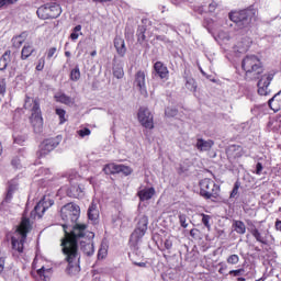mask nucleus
I'll use <instances>...</instances> for the list:
<instances>
[{
	"label": "nucleus",
	"mask_w": 281,
	"mask_h": 281,
	"mask_svg": "<svg viewBox=\"0 0 281 281\" xmlns=\"http://www.w3.org/2000/svg\"><path fill=\"white\" fill-rule=\"evenodd\" d=\"M94 234L87 231L86 224H75L71 234L66 232V237L61 239V251L65 256L68 267L66 269L69 276L80 273V255L78 254V240H80L81 251L86 256H93L95 249L93 248Z\"/></svg>",
	"instance_id": "nucleus-1"
},
{
	"label": "nucleus",
	"mask_w": 281,
	"mask_h": 281,
	"mask_svg": "<svg viewBox=\"0 0 281 281\" xmlns=\"http://www.w3.org/2000/svg\"><path fill=\"white\" fill-rule=\"evenodd\" d=\"M254 16V11L251 10H241L231 12L229 19L233 22L229 31L220 30L213 33L215 41L224 47V49H229L234 47L235 52L238 54H245L251 47V40L249 37H244L238 44H235L238 41L240 34H245L247 27L251 25V19Z\"/></svg>",
	"instance_id": "nucleus-2"
},
{
	"label": "nucleus",
	"mask_w": 281,
	"mask_h": 281,
	"mask_svg": "<svg viewBox=\"0 0 281 281\" xmlns=\"http://www.w3.org/2000/svg\"><path fill=\"white\" fill-rule=\"evenodd\" d=\"M60 217L65 224H63V229L65 232V238H67V233L71 234L75 223L80 218V206L78 204L68 203L64 205L60 210ZM71 227V229H69Z\"/></svg>",
	"instance_id": "nucleus-3"
},
{
	"label": "nucleus",
	"mask_w": 281,
	"mask_h": 281,
	"mask_svg": "<svg viewBox=\"0 0 281 281\" xmlns=\"http://www.w3.org/2000/svg\"><path fill=\"white\" fill-rule=\"evenodd\" d=\"M32 229L30 218L23 216L21 224L16 227L14 235L11 238L12 249L18 254H23V245L27 239V233Z\"/></svg>",
	"instance_id": "nucleus-4"
},
{
	"label": "nucleus",
	"mask_w": 281,
	"mask_h": 281,
	"mask_svg": "<svg viewBox=\"0 0 281 281\" xmlns=\"http://www.w3.org/2000/svg\"><path fill=\"white\" fill-rule=\"evenodd\" d=\"M24 109L31 111V124L34 133H43V115L41 114V103L38 100L26 97Z\"/></svg>",
	"instance_id": "nucleus-5"
},
{
	"label": "nucleus",
	"mask_w": 281,
	"mask_h": 281,
	"mask_svg": "<svg viewBox=\"0 0 281 281\" xmlns=\"http://www.w3.org/2000/svg\"><path fill=\"white\" fill-rule=\"evenodd\" d=\"M241 68L246 71V76L250 78V80L260 78L259 76L262 74V63L256 55H247L243 59Z\"/></svg>",
	"instance_id": "nucleus-6"
},
{
	"label": "nucleus",
	"mask_w": 281,
	"mask_h": 281,
	"mask_svg": "<svg viewBox=\"0 0 281 281\" xmlns=\"http://www.w3.org/2000/svg\"><path fill=\"white\" fill-rule=\"evenodd\" d=\"M221 192V187L214 180L206 178L200 181V194L203 199H216Z\"/></svg>",
	"instance_id": "nucleus-7"
},
{
	"label": "nucleus",
	"mask_w": 281,
	"mask_h": 281,
	"mask_svg": "<svg viewBox=\"0 0 281 281\" xmlns=\"http://www.w3.org/2000/svg\"><path fill=\"white\" fill-rule=\"evenodd\" d=\"M36 13L38 19L45 21L47 19H58V16L63 14V9L60 8V4L53 2L40 7Z\"/></svg>",
	"instance_id": "nucleus-8"
},
{
	"label": "nucleus",
	"mask_w": 281,
	"mask_h": 281,
	"mask_svg": "<svg viewBox=\"0 0 281 281\" xmlns=\"http://www.w3.org/2000/svg\"><path fill=\"white\" fill-rule=\"evenodd\" d=\"M146 232H148V216L140 215L136 228L131 235V240H134V243H139V240L146 236Z\"/></svg>",
	"instance_id": "nucleus-9"
},
{
	"label": "nucleus",
	"mask_w": 281,
	"mask_h": 281,
	"mask_svg": "<svg viewBox=\"0 0 281 281\" xmlns=\"http://www.w3.org/2000/svg\"><path fill=\"white\" fill-rule=\"evenodd\" d=\"M63 142V136H56L54 138H47L40 145L38 156L45 157L54 150V148H57V146Z\"/></svg>",
	"instance_id": "nucleus-10"
},
{
	"label": "nucleus",
	"mask_w": 281,
	"mask_h": 281,
	"mask_svg": "<svg viewBox=\"0 0 281 281\" xmlns=\"http://www.w3.org/2000/svg\"><path fill=\"white\" fill-rule=\"evenodd\" d=\"M134 87L139 91L143 98H148V89L146 88V72L138 70L135 74Z\"/></svg>",
	"instance_id": "nucleus-11"
},
{
	"label": "nucleus",
	"mask_w": 281,
	"mask_h": 281,
	"mask_svg": "<svg viewBox=\"0 0 281 281\" xmlns=\"http://www.w3.org/2000/svg\"><path fill=\"white\" fill-rule=\"evenodd\" d=\"M103 172H105V175H117L122 172L125 177H128V175L133 172V169L124 165L109 164L103 168Z\"/></svg>",
	"instance_id": "nucleus-12"
},
{
	"label": "nucleus",
	"mask_w": 281,
	"mask_h": 281,
	"mask_svg": "<svg viewBox=\"0 0 281 281\" xmlns=\"http://www.w3.org/2000/svg\"><path fill=\"white\" fill-rule=\"evenodd\" d=\"M138 121L145 128H155V125L153 123V114L147 108H139Z\"/></svg>",
	"instance_id": "nucleus-13"
},
{
	"label": "nucleus",
	"mask_w": 281,
	"mask_h": 281,
	"mask_svg": "<svg viewBox=\"0 0 281 281\" xmlns=\"http://www.w3.org/2000/svg\"><path fill=\"white\" fill-rule=\"evenodd\" d=\"M271 80H273V74H266L261 76L257 83L259 95H269V86L271 85Z\"/></svg>",
	"instance_id": "nucleus-14"
},
{
	"label": "nucleus",
	"mask_w": 281,
	"mask_h": 281,
	"mask_svg": "<svg viewBox=\"0 0 281 281\" xmlns=\"http://www.w3.org/2000/svg\"><path fill=\"white\" fill-rule=\"evenodd\" d=\"M154 70L161 80H168L170 71H168V67L164 65V63L156 61L154 65Z\"/></svg>",
	"instance_id": "nucleus-15"
},
{
	"label": "nucleus",
	"mask_w": 281,
	"mask_h": 281,
	"mask_svg": "<svg viewBox=\"0 0 281 281\" xmlns=\"http://www.w3.org/2000/svg\"><path fill=\"white\" fill-rule=\"evenodd\" d=\"M212 146H214V140L212 139H203V138H198L195 143V148L200 153H207V150H212Z\"/></svg>",
	"instance_id": "nucleus-16"
},
{
	"label": "nucleus",
	"mask_w": 281,
	"mask_h": 281,
	"mask_svg": "<svg viewBox=\"0 0 281 281\" xmlns=\"http://www.w3.org/2000/svg\"><path fill=\"white\" fill-rule=\"evenodd\" d=\"M114 47H115L119 56H121V57L126 56V43L124 42V38L116 36L114 38Z\"/></svg>",
	"instance_id": "nucleus-17"
},
{
	"label": "nucleus",
	"mask_w": 281,
	"mask_h": 281,
	"mask_svg": "<svg viewBox=\"0 0 281 281\" xmlns=\"http://www.w3.org/2000/svg\"><path fill=\"white\" fill-rule=\"evenodd\" d=\"M268 104L270 109L274 112L280 111L281 109V90L274 94L269 101Z\"/></svg>",
	"instance_id": "nucleus-18"
},
{
	"label": "nucleus",
	"mask_w": 281,
	"mask_h": 281,
	"mask_svg": "<svg viewBox=\"0 0 281 281\" xmlns=\"http://www.w3.org/2000/svg\"><path fill=\"white\" fill-rule=\"evenodd\" d=\"M243 147L239 145H231L227 149L228 157H233L234 159L243 157Z\"/></svg>",
	"instance_id": "nucleus-19"
},
{
	"label": "nucleus",
	"mask_w": 281,
	"mask_h": 281,
	"mask_svg": "<svg viewBox=\"0 0 281 281\" xmlns=\"http://www.w3.org/2000/svg\"><path fill=\"white\" fill-rule=\"evenodd\" d=\"M55 100L57 102H60L61 104H67L68 106H74V104H75V100L71 97H69L63 92L56 93Z\"/></svg>",
	"instance_id": "nucleus-20"
},
{
	"label": "nucleus",
	"mask_w": 281,
	"mask_h": 281,
	"mask_svg": "<svg viewBox=\"0 0 281 281\" xmlns=\"http://www.w3.org/2000/svg\"><path fill=\"white\" fill-rule=\"evenodd\" d=\"M137 195L140 201H150V199L155 196V188L143 189L138 191Z\"/></svg>",
	"instance_id": "nucleus-21"
},
{
	"label": "nucleus",
	"mask_w": 281,
	"mask_h": 281,
	"mask_svg": "<svg viewBox=\"0 0 281 281\" xmlns=\"http://www.w3.org/2000/svg\"><path fill=\"white\" fill-rule=\"evenodd\" d=\"M36 49L34 48V45L26 43L24 44L22 52H21V59L22 60H27L32 54H34Z\"/></svg>",
	"instance_id": "nucleus-22"
},
{
	"label": "nucleus",
	"mask_w": 281,
	"mask_h": 281,
	"mask_svg": "<svg viewBox=\"0 0 281 281\" xmlns=\"http://www.w3.org/2000/svg\"><path fill=\"white\" fill-rule=\"evenodd\" d=\"M249 232L251 236H254V238L257 240V243H261V245H267V236H265L263 233L258 231V228L251 227L249 228Z\"/></svg>",
	"instance_id": "nucleus-23"
},
{
	"label": "nucleus",
	"mask_w": 281,
	"mask_h": 281,
	"mask_svg": "<svg viewBox=\"0 0 281 281\" xmlns=\"http://www.w3.org/2000/svg\"><path fill=\"white\" fill-rule=\"evenodd\" d=\"M88 218L89 221H98L100 218V211L98 210V204L91 203L88 209Z\"/></svg>",
	"instance_id": "nucleus-24"
},
{
	"label": "nucleus",
	"mask_w": 281,
	"mask_h": 281,
	"mask_svg": "<svg viewBox=\"0 0 281 281\" xmlns=\"http://www.w3.org/2000/svg\"><path fill=\"white\" fill-rule=\"evenodd\" d=\"M46 211L47 209L43 206V203L38 202L31 212V217L36 218L37 216V218H43V214H45Z\"/></svg>",
	"instance_id": "nucleus-25"
},
{
	"label": "nucleus",
	"mask_w": 281,
	"mask_h": 281,
	"mask_svg": "<svg viewBox=\"0 0 281 281\" xmlns=\"http://www.w3.org/2000/svg\"><path fill=\"white\" fill-rule=\"evenodd\" d=\"M11 54L12 52L7 50L4 52V54L1 56L0 58V71H5V69H8V64L11 60Z\"/></svg>",
	"instance_id": "nucleus-26"
},
{
	"label": "nucleus",
	"mask_w": 281,
	"mask_h": 281,
	"mask_svg": "<svg viewBox=\"0 0 281 281\" xmlns=\"http://www.w3.org/2000/svg\"><path fill=\"white\" fill-rule=\"evenodd\" d=\"M67 194L72 199H80V196H82V188H80V186H71L67 190Z\"/></svg>",
	"instance_id": "nucleus-27"
},
{
	"label": "nucleus",
	"mask_w": 281,
	"mask_h": 281,
	"mask_svg": "<svg viewBox=\"0 0 281 281\" xmlns=\"http://www.w3.org/2000/svg\"><path fill=\"white\" fill-rule=\"evenodd\" d=\"M26 38H27V32H23L22 34L14 36L12 38L13 47L19 49V47H21V45H23V43H25Z\"/></svg>",
	"instance_id": "nucleus-28"
},
{
	"label": "nucleus",
	"mask_w": 281,
	"mask_h": 281,
	"mask_svg": "<svg viewBox=\"0 0 281 281\" xmlns=\"http://www.w3.org/2000/svg\"><path fill=\"white\" fill-rule=\"evenodd\" d=\"M36 272L43 281H49V278H52V268L46 269L45 267L42 266V268L37 269Z\"/></svg>",
	"instance_id": "nucleus-29"
},
{
	"label": "nucleus",
	"mask_w": 281,
	"mask_h": 281,
	"mask_svg": "<svg viewBox=\"0 0 281 281\" xmlns=\"http://www.w3.org/2000/svg\"><path fill=\"white\" fill-rule=\"evenodd\" d=\"M233 228L237 234H245L247 232V226L243 223V221L238 220L233 221Z\"/></svg>",
	"instance_id": "nucleus-30"
},
{
	"label": "nucleus",
	"mask_w": 281,
	"mask_h": 281,
	"mask_svg": "<svg viewBox=\"0 0 281 281\" xmlns=\"http://www.w3.org/2000/svg\"><path fill=\"white\" fill-rule=\"evenodd\" d=\"M113 75L119 80L121 78H124V67L122 65H120V64L114 65V67H113Z\"/></svg>",
	"instance_id": "nucleus-31"
},
{
	"label": "nucleus",
	"mask_w": 281,
	"mask_h": 281,
	"mask_svg": "<svg viewBox=\"0 0 281 281\" xmlns=\"http://www.w3.org/2000/svg\"><path fill=\"white\" fill-rule=\"evenodd\" d=\"M40 203L43 204L44 209L49 210V207H52V205H54V199H52V196H49V195H44L43 200L40 201Z\"/></svg>",
	"instance_id": "nucleus-32"
},
{
	"label": "nucleus",
	"mask_w": 281,
	"mask_h": 281,
	"mask_svg": "<svg viewBox=\"0 0 281 281\" xmlns=\"http://www.w3.org/2000/svg\"><path fill=\"white\" fill-rule=\"evenodd\" d=\"M186 87L189 91H192L194 93L196 91V81L194 80V78H187Z\"/></svg>",
	"instance_id": "nucleus-33"
},
{
	"label": "nucleus",
	"mask_w": 281,
	"mask_h": 281,
	"mask_svg": "<svg viewBox=\"0 0 281 281\" xmlns=\"http://www.w3.org/2000/svg\"><path fill=\"white\" fill-rule=\"evenodd\" d=\"M70 80H72V82L80 80V68L78 66L70 71Z\"/></svg>",
	"instance_id": "nucleus-34"
},
{
	"label": "nucleus",
	"mask_w": 281,
	"mask_h": 281,
	"mask_svg": "<svg viewBox=\"0 0 281 281\" xmlns=\"http://www.w3.org/2000/svg\"><path fill=\"white\" fill-rule=\"evenodd\" d=\"M56 115H58L60 124H65V122H67V112L64 109L57 108Z\"/></svg>",
	"instance_id": "nucleus-35"
},
{
	"label": "nucleus",
	"mask_w": 281,
	"mask_h": 281,
	"mask_svg": "<svg viewBox=\"0 0 281 281\" xmlns=\"http://www.w3.org/2000/svg\"><path fill=\"white\" fill-rule=\"evenodd\" d=\"M14 192H16V186L10 184L7 191L5 201H11Z\"/></svg>",
	"instance_id": "nucleus-36"
},
{
	"label": "nucleus",
	"mask_w": 281,
	"mask_h": 281,
	"mask_svg": "<svg viewBox=\"0 0 281 281\" xmlns=\"http://www.w3.org/2000/svg\"><path fill=\"white\" fill-rule=\"evenodd\" d=\"M227 265H238L240 262V257L238 255H231L226 259Z\"/></svg>",
	"instance_id": "nucleus-37"
},
{
	"label": "nucleus",
	"mask_w": 281,
	"mask_h": 281,
	"mask_svg": "<svg viewBox=\"0 0 281 281\" xmlns=\"http://www.w3.org/2000/svg\"><path fill=\"white\" fill-rule=\"evenodd\" d=\"M14 139V144H19V146H23V144H25V140L27 139V136L25 135H14L13 136Z\"/></svg>",
	"instance_id": "nucleus-38"
},
{
	"label": "nucleus",
	"mask_w": 281,
	"mask_h": 281,
	"mask_svg": "<svg viewBox=\"0 0 281 281\" xmlns=\"http://www.w3.org/2000/svg\"><path fill=\"white\" fill-rule=\"evenodd\" d=\"M77 135H79L81 138L89 137V135H91V130L83 127L77 131Z\"/></svg>",
	"instance_id": "nucleus-39"
},
{
	"label": "nucleus",
	"mask_w": 281,
	"mask_h": 281,
	"mask_svg": "<svg viewBox=\"0 0 281 281\" xmlns=\"http://www.w3.org/2000/svg\"><path fill=\"white\" fill-rule=\"evenodd\" d=\"M262 170H265V166H262V162L258 161L255 166V171L254 175H257L258 177H260V175H262Z\"/></svg>",
	"instance_id": "nucleus-40"
},
{
	"label": "nucleus",
	"mask_w": 281,
	"mask_h": 281,
	"mask_svg": "<svg viewBox=\"0 0 281 281\" xmlns=\"http://www.w3.org/2000/svg\"><path fill=\"white\" fill-rule=\"evenodd\" d=\"M177 113H178V111H177V109H175V108H167V109L165 110V115H166L167 117H176Z\"/></svg>",
	"instance_id": "nucleus-41"
},
{
	"label": "nucleus",
	"mask_w": 281,
	"mask_h": 281,
	"mask_svg": "<svg viewBox=\"0 0 281 281\" xmlns=\"http://www.w3.org/2000/svg\"><path fill=\"white\" fill-rule=\"evenodd\" d=\"M200 216L202 217V223L204 226H206L210 229V221L212 218V216L210 215H205L204 213H201Z\"/></svg>",
	"instance_id": "nucleus-42"
},
{
	"label": "nucleus",
	"mask_w": 281,
	"mask_h": 281,
	"mask_svg": "<svg viewBox=\"0 0 281 281\" xmlns=\"http://www.w3.org/2000/svg\"><path fill=\"white\" fill-rule=\"evenodd\" d=\"M56 52H58V48L56 47H50L46 50V58L47 60H52V58H54V55L56 54Z\"/></svg>",
	"instance_id": "nucleus-43"
},
{
	"label": "nucleus",
	"mask_w": 281,
	"mask_h": 281,
	"mask_svg": "<svg viewBox=\"0 0 281 281\" xmlns=\"http://www.w3.org/2000/svg\"><path fill=\"white\" fill-rule=\"evenodd\" d=\"M239 189H240V184L238 182H235L234 188L231 192V199H236V196H238Z\"/></svg>",
	"instance_id": "nucleus-44"
},
{
	"label": "nucleus",
	"mask_w": 281,
	"mask_h": 281,
	"mask_svg": "<svg viewBox=\"0 0 281 281\" xmlns=\"http://www.w3.org/2000/svg\"><path fill=\"white\" fill-rule=\"evenodd\" d=\"M164 248L167 251H170V249H172V238L168 237L165 241H164Z\"/></svg>",
	"instance_id": "nucleus-45"
},
{
	"label": "nucleus",
	"mask_w": 281,
	"mask_h": 281,
	"mask_svg": "<svg viewBox=\"0 0 281 281\" xmlns=\"http://www.w3.org/2000/svg\"><path fill=\"white\" fill-rule=\"evenodd\" d=\"M179 222H180L181 227H183L184 229H186V227H188L186 214H179Z\"/></svg>",
	"instance_id": "nucleus-46"
},
{
	"label": "nucleus",
	"mask_w": 281,
	"mask_h": 281,
	"mask_svg": "<svg viewBox=\"0 0 281 281\" xmlns=\"http://www.w3.org/2000/svg\"><path fill=\"white\" fill-rule=\"evenodd\" d=\"M137 36H138V43H144V41H146V35L144 34V29L138 30Z\"/></svg>",
	"instance_id": "nucleus-47"
},
{
	"label": "nucleus",
	"mask_w": 281,
	"mask_h": 281,
	"mask_svg": "<svg viewBox=\"0 0 281 281\" xmlns=\"http://www.w3.org/2000/svg\"><path fill=\"white\" fill-rule=\"evenodd\" d=\"M244 271H245V269H243V268L237 269V270H231L229 276H234L235 278H238V276H243Z\"/></svg>",
	"instance_id": "nucleus-48"
},
{
	"label": "nucleus",
	"mask_w": 281,
	"mask_h": 281,
	"mask_svg": "<svg viewBox=\"0 0 281 281\" xmlns=\"http://www.w3.org/2000/svg\"><path fill=\"white\" fill-rule=\"evenodd\" d=\"M43 69H45V58H41L38 60L37 66H36V70L37 71H43Z\"/></svg>",
	"instance_id": "nucleus-49"
},
{
	"label": "nucleus",
	"mask_w": 281,
	"mask_h": 281,
	"mask_svg": "<svg viewBox=\"0 0 281 281\" xmlns=\"http://www.w3.org/2000/svg\"><path fill=\"white\" fill-rule=\"evenodd\" d=\"M0 95H5V79H0Z\"/></svg>",
	"instance_id": "nucleus-50"
},
{
	"label": "nucleus",
	"mask_w": 281,
	"mask_h": 281,
	"mask_svg": "<svg viewBox=\"0 0 281 281\" xmlns=\"http://www.w3.org/2000/svg\"><path fill=\"white\" fill-rule=\"evenodd\" d=\"M5 269V257L0 256V276L3 273Z\"/></svg>",
	"instance_id": "nucleus-51"
},
{
	"label": "nucleus",
	"mask_w": 281,
	"mask_h": 281,
	"mask_svg": "<svg viewBox=\"0 0 281 281\" xmlns=\"http://www.w3.org/2000/svg\"><path fill=\"white\" fill-rule=\"evenodd\" d=\"M11 164H12L13 168H21V158H19V157L13 158Z\"/></svg>",
	"instance_id": "nucleus-52"
},
{
	"label": "nucleus",
	"mask_w": 281,
	"mask_h": 281,
	"mask_svg": "<svg viewBox=\"0 0 281 281\" xmlns=\"http://www.w3.org/2000/svg\"><path fill=\"white\" fill-rule=\"evenodd\" d=\"M98 258H106V248L99 249Z\"/></svg>",
	"instance_id": "nucleus-53"
},
{
	"label": "nucleus",
	"mask_w": 281,
	"mask_h": 281,
	"mask_svg": "<svg viewBox=\"0 0 281 281\" xmlns=\"http://www.w3.org/2000/svg\"><path fill=\"white\" fill-rule=\"evenodd\" d=\"M19 0H0V8H3L5 3H16Z\"/></svg>",
	"instance_id": "nucleus-54"
},
{
	"label": "nucleus",
	"mask_w": 281,
	"mask_h": 281,
	"mask_svg": "<svg viewBox=\"0 0 281 281\" xmlns=\"http://www.w3.org/2000/svg\"><path fill=\"white\" fill-rule=\"evenodd\" d=\"M157 41H161L162 43H170V41H168V37L164 36V35H158Z\"/></svg>",
	"instance_id": "nucleus-55"
},
{
	"label": "nucleus",
	"mask_w": 281,
	"mask_h": 281,
	"mask_svg": "<svg viewBox=\"0 0 281 281\" xmlns=\"http://www.w3.org/2000/svg\"><path fill=\"white\" fill-rule=\"evenodd\" d=\"M78 33H76V32H72L71 34H70V38H71V41H78Z\"/></svg>",
	"instance_id": "nucleus-56"
},
{
	"label": "nucleus",
	"mask_w": 281,
	"mask_h": 281,
	"mask_svg": "<svg viewBox=\"0 0 281 281\" xmlns=\"http://www.w3.org/2000/svg\"><path fill=\"white\" fill-rule=\"evenodd\" d=\"M276 229H278V232H281V221L280 220H278L276 222Z\"/></svg>",
	"instance_id": "nucleus-57"
},
{
	"label": "nucleus",
	"mask_w": 281,
	"mask_h": 281,
	"mask_svg": "<svg viewBox=\"0 0 281 281\" xmlns=\"http://www.w3.org/2000/svg\"><path fill=\"white\" fill-rule=\"evenodd\" d=\"M134 265H136V267L146 268V262H134Z\"/></svg>",
	"instance_id": "nucleus-58"
},
{
	"label": "nucleus",
	"mask_w": 281,
	"mask_h": 281,
	"mask_svg": "<svg viewBox=\"0 0 281 281\" xmlns=\"http://www.w3.org/2000/svg\"><path fill=\"white\" fill-rule=\"evenodd\" d=\"M80 30H82V26H81V25H77V26L74 27V32H75V33L80 32Z\"/></svg>",
	"instance_id": "nucleus-59"
},
{
	"label": "nucleus",
	"mask_w": 281,
	"mask_h": 281,
	"mask_svg": "<svg viewBox=\"0 0 281 281\" xmlns=\"http://www.w3.org/2000/svg\"><path fill=\"white\" fill-rule=\"evenodd\" d=\"M183 1H188V0H172V3H175L176 5H179V3H183Z\"/></svg>",
	"instance_id": "nucleus-60"
},
{
	"label": "nucleus",
	"mask_w": 281,
	"mask_h": 281,
	"mask_svg": "<svg viewBox=\"0 0 281 281\" xmlns=\"http://www.w3.org/2000/svg\"><path fill=\"white\" fill-rule=\"evenodd\" d=\"M65 56H67V58H69L71 56V53L69 50H66Z\"/></svg>",
	"instance_id": "nucleus-61"
},
{
	"label": "nucleus",
	"mask_w": 281,
	"mask_h": 281,
	"mask_svg": "<svg viewBox=\"0 0 281 281\" xmlns=\"http://www.w3.org/2000/svg\"><path fill=\"white\" fill-rule=\"evenodd\" d=\"M223 271H225V268H224V267H222V268L218 269V273L223 274Z\"/></svg>",
	"instance_id": "nucleus-62"
},
{
	"label": "nucleus",
	"mask_w": 281,
	"mask_h": 281,
	"mask_svg": "<svg viewBox=\"0 0 281 281\" xmlns=\"http://www.w3.org/2000/svg\"><path fill=\"white\" fill-rule=\"evenodd\" d=\"M98 52L93 50L90 56H97Z\"/></svg>",
	"instance_id": "nucleus-63"
},
{
	"label": "nucleus",
	"mask_w": 281,
	"mask_h": 281,
	"mask_svg": "<svg viewBox=\"0 0 281 281\" xmlns=\"http://www.w3.org/2000/svg\"><path fill=\"white\" fill-rule=\"evenodd\" d=\"M237 280H238V281H246V279L243 278V277H239Z\"/></svg>",
	"instance_id": "nucleus-64"
}]
</instances>
